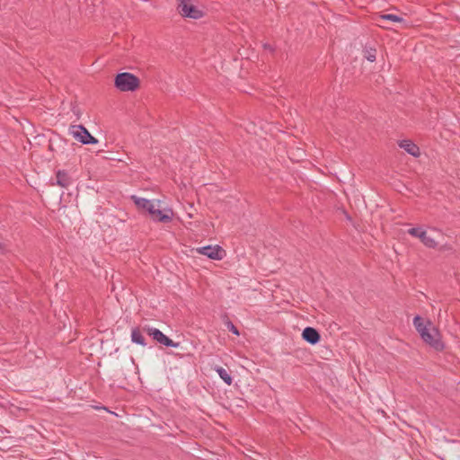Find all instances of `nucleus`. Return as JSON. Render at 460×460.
<instances>
[{
    "mask_svg": "<svg viewBox=\"0 0 460 460\" xmlns=\"http://www.w3.org/2000/svg\"><path fill=\"white\" fill-rule=\"evenodd\" d=\"M413 324L427 345L438 351L444 349L438 327L430 318H413Z\"/></svg>",
    "mask_w": 460,
    "mask_h": 460,
    "instance_id": "1",
    "label": "nucleus"
},
{
    "mask_svg": "<svg viewBox=\"0 0 460 460\" xmlns=\"http://www.w3.org/2000/svg\"><path fill=\"white\" fill-rule=\"evenodd\" d=\"M139 79L131 73H119L115 77V86L121 92H134L139 87Z\"/></svg>",
    "mask_w": 460,
    "mask_h": 460,
    "instance_id": "2",
    "label": "nucleus"
},
{
    "mask_svg": "<svg viewBox=\"0 0 460 460\" xmlns=\"http://www.w3.org/2000/svg\"><path fill=\"white\" fill-rule=\"evenodd\" d=\"M178 11L181 16L188 18L199 19L203 16V12L190 0H181L178 4Z\"/></svg>",
    "mask_w": 460,
    "mask_h": 460,
    "instance_id": "3",
    "label": "nucleus"
},
{
    "mask_svg": "<svg viewBox=\"0 0 460 460\" xmlns=\"http://www.w3.org/2000/svg\"><path fill=\"white\" fill-rule=\"evenodd\" d=\"M69 130L73 137L82 144H96L98 142L83 125H72Z\"/></svg>",
    "mask_w": 460,
    "mask_h": 460,
    "instance_id": "4",
    "label": "nucleus"
},
{
    "mask_svg": "<svg viewBox=\"0 0 460 460\" xmlns=\"http://www.w3.org/2000/svg\"><path fill=\"white\" fill-rule=\"evenodd\" d=\"M143 331L146 332L149 336L153 337V339L157 341L158 343L164 345L165 347L170 348H178L179 343L174 342L172 340H171L169 337L164 335L160 330L149 327V326H144Z\"/></svg>",
    "mask_w": 460,
    "mask_h": 460,
    "instance_id": "5",
    "label": "nucleus"
},
{
    "mask_svg": "<svg viewBox=\"0 0 460 460\" xmlns=\"http://www.w3.org/2000/svg\"><path fill=\"white\" fill-rule=\"evenodd\" d=\"M194 251L215 261H220L226 256V251L219 245H206L198 247Z\"/></svg>",
    "mask_w": 460,
    "mask_h": 460,
    "instance_id": "6",
    "label": "nucleus"
},
{
    "mask_svg": "<svg viewBox=\"0 0 460 460\" xmlns=\"http://www.w3.org/2000/svg\"><path fill=\"white\" fill-rule=\"evenodd\" d=\"M152 219L155 222L170 223L173 217V211L172 208H155L154 213L150 214Z\"/></svg>",
    "mask_w": 460,
    "mask_h": 460,
    "instance_id": "7",
    "label": "nucleus"
},
{
    "mask_svg": "<svg viewBox=\"0 0 460 460\" xmlns=\"http://www.w3.org/2000/svg\"><path fill=\"white\" fill-rule=\"evenodd\" d=\"M131 199L138 208H142L147 211L149 214L154 213V209L155 208V204L154 200H150L145 198H139L137 196H132Z\"/></svg>",
    "mask_w": 460,
    "mask_h": 460,
    "instance_id": "8",
    "label": "nucleus"
},
{
    "mask_svg": "<svg viewBox=\"0 0 460 460\" xmlns=\"http://www.w3.org/2000/svg\"><path fill=\"white\" fill-rule=\"evenodd\" d=\"M302 338L308 343L314 345L320 341L319 332L313 327H306L302 332Z\"/></svg>",
    "mask_w": 460,
    "mask_h": 460,
    "instance_id": "9",
    "label": "nucleus"
},
{
    "mask_svg": "<svg viewBox=\"0 0 460 460\" xmlns=\"http://www.w3.org/2000/svg\"><path fill=\"white\" fill-rule=\"evenodd\" d=\"M73 181L68 172L65 170H58L56 172V184L62 187L67 188L72 184Z\"/></svg>",
    "mask_w": 460,
    "mask_h": 460,
    "instance_id": "10",
    "label": "nucleus"
},
{
    "mask_svg": "<svg viewBox=\"0 0 460 460\" xmlns=\"http://www.w3.org/2000/svg\"><path fill=\"white\" fill-rule=\"evenodd\" d=\"M399 146L414 157L420 156V148L411 140L404 139L399 143Z\"/></svg>",
    "mask_w": 460,
    "mask_h": 460,
    "instance_id": "11",
    "label": "nucleus"
},
{
    "mask_svg": "<svg viewBox=\"0 0 460 460\" xmlns=\"http://www.w3.org/2000/svg\"><path fill=\"white\" fill-rule=\"evenodd\" d=\"M143 329L140 327H135L131 330V341L134 343L139 344L141 346H146V339L143 336Z\"/></svg>",
    "mask_w": 460,
    "mask_h": 460,
    "instance_id": "12",
    "label": "nucleus"
},
{
    "mask_svg": "<svg viewBox=\"0 0 460 460\" xmlns=\"http://www.w3.org/2000/svg\"><path fill=\"white\" fill-rule=\"evenodd\" d=\"M376 21L379 26L385 27L384 22L385 21L392 22H403V18L396 14L386 13L379 15Z\"/></svg>",
    "mask_w": 460,
    "mask_h": 460,
    "instance_id": "13",
    "label": "nucleus"
},
{
    "mask_svg": "<svg viewBox=\"0 0 460 460\" xmlns=\"http://www.w3.org/2000/svg\"><path fill=\"white\" fill-rule=\"evenodd\" d=\"M215 371L218 374L220 378L228 385H230L233 382V379L231 377V375L228 373V371L222 367H216Z\"/></svg>",
    "mask_w": 460,
    "mask_h": 460,
    "instance_id": "14",
    "label": "nucleus"
},
{
    "mask_svg": "<svg viewBox=\"0 0 460 460\" xmlns=\"http://www.w3.org/2000/svg\"><path fill=\"white\" fill-rule=\"evenodd\" d=\"M420 240L428 248H436L437 247L438 243H437L436 240L433 237L429 236L425 230L421 234Z\"/></svg>",
    "mask_w": 460,
    "mask_h": 460,
    "instance_id": "15",
    "label": "nucleus"
},
{
    "mask_svg": "<svg viewBox=\"0 0 460 460\" xmlns=\"http://www.w3.org/2000/svg\"><path fill=\"white\" fill-rule=\"evenodd\" d=\"M376 49L365 48L364 49V57L370 62H374L376 60Z\"/></svg>",
    "mask_w": 460,
    "mask_h": 460,
    "instance_id": "16",
    "label": "nucleus"
},
{
    "mask_svg": "<svg viewBox=\"0 0 460 460\" xmlns=\"http://www.w3.org/2000/svg\"><path fill=\"white\" fill-rule=\"evenodd\" d=\"M424 232V230L420 227H412V228H410L407 233L411 235V236H414V237H417V238H420L421 236V234Z\"/></svg>",
    "mask_w": 460,
    "mask_h": 460,
    "instance_id": "17",
    "label": "nucleus"
},
{
    "mask_svg": "<svg viewBox=\"0 0 460 460\" xmlns=\"http://www.w3.org/2000/svg\"><path fill=\"white\" fill-rule=\"evenodd\" d=\"M226 324L227 329L230 332H232L234 334H235V335H239L240 334L238 329L236 328L235 325H234V323L231 321H227L226 323Z\"/></svg>",
    "mask_w": 460,
    "mask_h": 460,
    "instance_id": "18",
    "label": "nucleus"
},
{
    "mask_svg": "<svg viewBox=\"0 0 460 460\" xmlns=\"http://www.w3.org/2000/svg\"><path fill=\"white\" fill-rule=\"evenodd\" d=\"M0 250H1V253H4L5 252V245L3 243H0Z\"/></svg>",
    "mask_w": 460,
    "mask_h": 460,
    "instance_id": "19",
    "label": "nucleus"
},
{
    "mask_svg": "<svg viewBox=\"0 0 460 460\" xmlns=\"http://www.w3.org/2000/svg\"><path fill=\"white\" fill-rule=\"evenodd\" d=\"M264 48H265L266 49H270V50H271V51L273 50V49H272V48H271L269 44H264Z\"/></svg>",
    "mask_w": 460,
    "mask_h": 460,
    "instance_id": "20",
    "label": "nucleus"
}]
</instances>
